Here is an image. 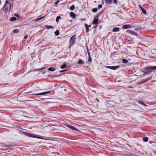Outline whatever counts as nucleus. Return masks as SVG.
<instances>
[{
	"label": "nucleus",
	"mask_w": 156,
	"mask_h": 156,
	"mask_svg": "<svg viewBox=\"0 0 156 156\" xmlns=\"http://www.w3.org/2000/svg\"><path fill=\"white\" fill-rule=\"evenodd\" d=\"M156 69V66H147L145 67L143 72L144 73V74L147 75L148 74L151 73L153 72L154 70Z\"/></svg>",
	"instance_id": "nucleus-1"
},
{
	"label": "nucleus",
	"mask_w": 156,
	"mask_h": 156,
	"mask_svg": "<svg viewBox=\"0 0 156 156\" xmlns=\"http://www.w3.org/2000/svg\"><path fill=\"white\" fill-rule=\"evenodd\" d=\"M9 7V11L10 12L11 8V4L8 1H6L5 4L2 8L3 11L5 12Z\"/></svg>",
	"instance_id": "nucleus-2"
},
{
	"label": "nucleus",
	"mask_w": 156,
	"mask_h": 156,
	"mask_svg": "<svg viewBox=\"0 0 156 156\" xmlns=\"http://www.w3.org/2000/svg\"><path fill=\"white\" fill-rule=\"evenodd\" d=\"M103 10H101L97 13V14L95 18L94 19L92 22L93 24H97L98 23V19H96V18H98L103 13Z\"/></svg>",
	"instance_id": "nucleus-3"
},
{
	"label": "nucleus",
	"mask_w": 156,
	"mask_h": 156,
	"mask_svg": "<svg viewBox=\"0 0 156 156\" xmlns=\"http://www.w3.org/2000/svg\"><path fill=\"white\" fill-rule=\"evenodd\" d=\"M76 37L75 35H73L70 39L69 42V48H70L76 42Z\"/></svg>",
	"instance_id": "nucleus-4"
},
{
	"label": "nucleus",
	"mask_w": 156,
	"mask_h": 156,
	"mask_svg": "<svg viewBox=\"0 0 156 156\" xmlns=\"http://www.w3.org/2000/svg\"><path fill=\"white\" fill-rule=\"evenodd\" d=\"M24 133L25 135L31 137H34V138H36L38 139H44V138L39 137L38 136V135H36L34 134L31 133H28L27 132H24Z\"/></svg>",
	"instance_id": "nucleus-5"
},
{
	"label": "nucleus",
	"mask_w": 156,
	"mask_h": 156,
	"mask_svg": "<svg viewBox=\"0 0 156 156\" xmlns=\"http://www.w3.org/2000/svg\"><path fill=\"white\" fill-rule=\"evenodd\" d=\"M120 67L119 66H107L106 68L109 69L113 70H115L119 69Z\"/></svg>",
	"instance_id": "nucleus-6"
},
{
	"label": "nucleus",
	"mask_w": 156,
	"mask_h": 156,
	"mask_svg": "<svg viewBox=\"0 0 156 156\" xmlns=\"http://www.w3.org/2000/svg\"><path fill=\"white\" fill-rule=\"evenodd\" d=\"M51 92V91H48L47 92H43L41 93H39L37 94H34V95H46L47 94H49Z\"/></svg>",
	"instance_id": "nucleus-7"
},
{
	"label": "nucleus",
	"mask_w": 156,
	"mask_h": 156,
	"mask_svg": "<svg viewBox=\"0 0 156 156\" xmlns=\"http://www.w3.org/2000/svg\"><path fill=\"white\" fill-rule=\"evenodd\" d=\"M67 126L72 130H76L77 131H79V130L77 129L73 126L69 125H67Z\"/></svg>",
	"instance_id": "nucleus-8"
},
{
	"label": "nucleus",
	"mask_w": 156,
	"mask_h": 156,
	"mask_svg": "<svg viewBox=\"0 0 156 156\" xmlns=\"http://www.w3.org/2000/svg\"><path fill=\"white\" fill-rule=\"evenodd\" d=\"M84 25L86 27V32H88L89 31V27H91V26L90 25H88L86 23H85Z\"/></svg>",
	"instance_id": "nucleus-9"
},
{
	"label": "nucleus",
	"mask_w": 156,
	"mask_h": 156,
	"mask_svg": "<svg viewBox=\"0 0 156 156\" xmlns=\"http://www.w3.org/2000/svg\"><path fill=\"white\" fill-rule=\"evenodd\" d=\"M127 31L130 34L133 35H135L136 36H137L138 35L134 31L129 30H128Z\"/></svg>",
	"instance_id": "nucleus-10"
},
{
	"label": "nucleus",
	"mask_w": 156,
	"mask_h": 156,
	"mask_svg": "<svg viewBox=\"0 0 156 156\" xmlns=\"http://www.w3.org/2000/svg\"><path fill=\"white\" fill-rule=\"evenodd\" d=\"M130 27H131V25H130L129 24L124 25L122 27L124 29H128V28H129Z\"/></svg>",
	"instance_id": "nucleus-11"
},
{
	"label": "nucleus",
	"mask_w": 156,
	"mask_h": 156,
	"mask_svg": "<svg viewBox=\"0 0 156 156\" xmlns=\"http://www.w3.org/2000/svg\"><path fill=\"white\" fill-rule=\"evenodd\" d=\"M119 30V27H114L112 29V31L113 32H118Z\"/></svg>",
	"instance_id": "nucleus-12"
},
{
	"label": "nucleus",
	"mask_w": 156,
	"mask_h": 156,
	"mask_svg": "<svg viewBox=\"0 0 156 156\" xmlns=\"http://www.w3.org/2000/svg\"><path fill=\"white\" fill-rule=\"evenodd\" d=\"M137 102H138L139 103V104H141V105H144V106H145V107H147V106H147V105H146V104H145L144 102H142V101H137Z\"/></svg>",
	"instance_id": "nucleus-13"
},
{
	"label": "nucleus",
	"mask_w": 156,
	"mask_h": 156,
	"mask_svg": "<svg viewBox=\"0 0 156 156\" xmlns=\"http://www.w3.org/2000/svg\"><path fill=\"white\" fill-rule=\"evenodd\" d=\"M70 16L73 18H75L76 17V14L73 12H71L70 13Z\"/></svg>",
	"instance_id": "nucleus-14"
},
{
	"label": "nucleus",
	"mask_w": 156,
	"mask_h": 156,
	"mask_svg": "<svg viewBox=\"0 0 156 156\" xmlns=\"http://www.w3.org/2000/svg\"><path fill=\"white\" fill-rule=\"evenodd\" d=\"M77 63L79 64H83L84 63V62L83 60L80 59L77 62Z\"/></svg>",
	"instance_id": "nucleus-15"
},
{
	"label": "nucleus",
	"mask_w": 156,
	"mask_h": 156,
	"mask_svg": "<svg viewBox=\"0 0 156 156\" xmlns=\"http://www.w3.org/2000/svg\"><path fill=\"white\" fill-rule=\"evenodd\" d=\"M55 68H51V67H49L48 69V70L51 71H54L55 70Z\"/></svg>",
	"instance_id": "nucleus-16"
},
{
	"label": "nucleus",
	"mask_w": 156,
	"mask_h": 156,
	"mask_svg": "<svg viewBox=\"0 0 156 156\" xmlns=\"http://www.w3.org/2000/svg\"><path fill=\"white\" fill-rule=\"evenodd\" d=\"M16 20V18L15 17H13L10 18V20L12 21H15Z\"/></svg>",
	"instance_id": "nucleus-17"
},
{
	"label": "nucleus",
	"mask_w": 156,
	"mask_h": 156,
	"mask_svg": "<svg viewBox=\"0 0 156 156\" xmlns=\"http://www.w3.org/2000/svg\"><path fill=\"white\" fill-rule=\"evenodd\" d=\"M45 16H42V17H41L40 18H38V19H36L35 20V22H36V21H38L39 20H40L44 18Z\"/></svg>",
	"instance_id": "nucleus-18"
},
{
	"label": "nucleus",
	"mask_w": 156,
	"mask_h": 156,
	"mask_svg": "<svg viewBox=\"0 0 156 156\" xmlns=\"http://www.w3.org/2000/svg\"><path fill=\"white\" fill-rule=\"evenodd\" d=\"M112 0H106L105 1V2L106 3L110 4L112 3Z\"/></svg>",
	"instance_id": "nucleus-19"
},
{
	"label": "nucleus",
	"mask_w": 156,
	"mask_h": 156,
	"mask_svg": "<svg viewBox=\"0 0 156 156\" xmlns=\"http://www.w3.org/2000/svg\"><path fill=\"white\" fill-rule=\"evenodd\" d=\"M61 17L60 16H57L56 19V21L57 22H58L59 20L61 19Z\"/></svg>",
	"instance_id": "nucleus-20"
},
{
	"label": "nucleus",
	"mask_w": 156,
	"mask_h": 156,
	"mask_svg": "<svg viewBox=\"0 0 156 156\" xmlns=\"http://www.w3.org/2000/svg\"><path fill=\"white\" fill-rule=\"evenodd\" d=\"M122 62L123 63H127L128 62V61L125 59H123L122 60Z\"/></svg>",
	"instance_id": "nucleus-21"
},
{
	"label": "nucleus",
	"mask_w": 156,
	"mask_h": 156,
	"mask_svg": "<svg viewBox=\"0 0 156 156\" xmlns=\"http://www.w3.org/2000/svg\"><path fill=\"white\" fill-rule=\"evenodd\" d=\"M66 66V63H64L61 66V68L62 69H63L65 68Z\"/></svg>",
	"instance_id": "nucleus-22"
},
{
	"label": "nucleus",
	"mask_w": 156,
	"mask_h": 156,
	"mask_svg": "<svg viewBox=\"0 0 156 156\" xmlns=\"http://www.w3.org/2000/svg\"><path fill=\"white\" fill-rule=\"evenodd\" d=\"M88 55H89L88 61H89L90 62H92V59L90 56V54H89V52H88Z\"/></svg>",
	"instance_id": "nucleus-23"
},
{
	"label": "nucleus",
	"mask_w": 156,
	"mask_h": 156,
	"mask_svg": "<svg viewBox=\"0 0 156 156\" xmlns=\"http://www.w3.org/2000/svg\"><path fill=\"white\" fill-rule=\"evenodd\" d=\"M92 11L94 12H96L98 11L97 8H94L92 9Z\"/></svg>",
	"instance_id": "nucleus-24"
},
{
	"label": "nucleus",
	"mask_w": 156,
	"mask_h": 156,
	"mask_svg": "<svg viewBox=\"0 0 156 156\" xmlns=\"http://www.w3.org/2000/svg\"><path fill=\"white\" fill-rule=\"evenodd\" d=\"M143 140L144 142H147L148 140V138L147 137H144L143 138Z\"/></svg>",
	"instance_id": "nucleus-25"
},
{
	"label": "nucleus",
	"mask_w": 156,
	"mask_h": 156,
	"mask_svg": "<svg viewBox=\"0 0 156 156\" xmlns=\"http://www.w3.org/2000/svg\"><path fill=\"white\" fill-rule=\"evenodd\" d=\"M46 27L47 29H51L53 27V26L50 25H46Z\"/></svg>",
	"instance_id": "nucleus-26"
},
{
	"label": "nucleus",
	"mask_w": 156,
	"mask_h": 156,
	"mask_svg": "<svg viewBox=\"0 0 156 156\" xmlns=\"http://www.w3.org/2000/svg\"><path fill=\"white\" fill-rule=\"evenodd\" d=\"M59 31L58 30H57L55 32V34L56 35L58 36L59 35Z\"/></svg>",
	"instance_id": "nucleus-27"
},
{
	"label": "nucleus",
	"mask_w": 156,
	"mask_h": 156,
	"mask_svg": "<svg viewBox=\"0 0 156 156\" xmlns=\"http://www.w3.org/2000/svg\"><path fill=\"white\" fill-rule=\"evenodd\" d=\"M13 32L14 33H18L19 32V30L15 29L13 30Z\"/></svg>",
	"instance_id": "nucleus-28"
},
{
	"label": "nucleus",
	"mask_w": 156,
	"mask_h": 156,
	"mask_svg": "<svg viewBox=\"0 0 156 156\" xmlns=\"http://www.w3.org/2000/svg\"><path fill=\"white\" fill-rule=\"evenodd\" d=\"M75 9V6L74 5H72L70 7V9L71 10H73Z\"/></svg>",
	"instance_id": "nucleus-29"
},
{
	"label": "nucleus",
	"mask_w": 156,
	"mask_h": 156,
	"mask_svg": "<svg viewBox=\"0 0 156 156\" xmlns=\"http://www.w3.org/2000/svg\"><path fill=\"white\" fill-rule=\"evenodd\" d=\"M15 16H16L18 18H20V15H19L18 14H15Z\"/></svg>",
	"instance_id": "nucleus-30"
},
{
	"label": "nucleus",
	"mask_w": 156,
	"mask_h": 156,
	"mask_svg": "<svg viewBox=\"0 0 156 156\" xmlns=\"http://www.w3.org/2000/svg\"><path fill=\"white\" fill-rule=\"evenodd\" d=\"M150 79H150V78H148L145 81H144L142 83H144V82H147V81H148L149 80H150Z\"/></svg>",
	"instance_id": "nucleus-31"
},
{
	"label": "nucleus",
	"mask_w": 156,
	"mask_h": 156,
	"mask_svg": "<svg viewBox=\"0 0 156 156\" xmlns=\"http://www.w3.org/2000/svg\"><path fill=\"white\" fill-rule=\"evenodd\" d=\"M142 11V12L144 14H146V11L145 9H144Z\"/></svg>",
	"instance_id": "nucleus-32"
},
{
	"label": "nucleus",
	"mask_w": 156,
	"mask_h": 156,
	"mask_svg": "<svg viewBox=\"0 0 156 156\" xmlns=\"http://www.w3.org/2000/svg\"><path fill=\"white\" fill-rule=\"evenodd\" d=\"M102 5H101V4L98 5V7L99 9H100L102 7Z\"/></svg>",
	"instance_id": "nucleus-33"
},
{
	"label": "nucleus",
	"mask_w": 156,
	"mask_h": 156,
	"mask_svg": "<svg viewBox=\"0 0 156 156\" xmlns=\"http://www.w3.org/2000/svg\"><path fill=\"white\" fill-rule=\"evenodd\" d=\"M139 7L141 9L142 11L144 9L140 5H139Z\"/></svg>",
	"instance_id": "nucleus-34"
},
{
	"label": "nucleus",
	"mask_w": 156,
	"mask_h": 156,
	"mask_svg": "<svg viewBox=\"0 0 156 156\" xmlns=\"http://www.w3.org/2000/svg\"><path fill=\"white\" fill-rule=\"evenodd\" d=\"M28 37V35H26L24 36V38L25 39H27Z\"/></svg>",
	"instance_id": "nucleus-35"
},
{
	"label": "nucleus",
	"mask_w": 156,
	"mask_h": 156,
	"mask_svg": "<svg viewBox=\"0 0 156 156\" xmlns=\"http://www.w3.org/2000/svg\"><path fill=\"white\" fill-rule=\"evenodd\" d=\"M44 68H41V69H35V71H37V70H40L41 69H44Z\"/></svg>",
	"instance_id": "nucleus-36"
},
{
	"label": "nucleus",
	"mask_w": 156,
	"mask_h": 156,
	"mask_svg": "<svg viewBox=\"0 0 156 156\" xmlns=\"http://www.w3.org/2000/svg\"><path fill=\"white\" fill-rule=\"evenodd\" d=\"M59 0H57L55 3V5H56L58 4L59 2Z\"/></svg>",
	"instance_id": "nucleus-37"
},
{
	"label": "nucleus",
	"mask_w": 156,
	"mask_h": 156,
	"mask_svg": "<svg viewBox=\"0 0 156 156\" xmlns=\"http://www.w3.org/2000/svg\"><path fill=\"white\" fill-rule=\"evenodd\" d=\"M114 3L115 4H116L117 2V0H113Z\"/></svg>",
	"instance_id": "nucleus-38"
},
{
	"label": "nucleus",
	"mask_w": 156,
	"mask_h": 156,
	"mask_svg": "<svg viewBox=\"0 0 156 156\" xmlns=\"http://www.w3.org/2000/svg\"><path fill=\"white\" fill-rule=\"evenodd\" d=\"M4 95V94H0V98H1V97L3 96Z\"/></svg>",
	"instance_id": "nucleus-39"
},
{
	"label": "nucleus",
	"mask_w": 156,
	"mask_h": 156,
	"mask_svg": "<svg viewBox=\"0 0 156 156\" xmlns=\"http://www.w3.org/2000/svg\"><path fill=\"white\" fill-rule=\"evenodd\" d=\"M99 130H101V131H103V130H102L101 129H99Z\"/></svg>",
	"instance_id": "nucleus-40"
},
{
	"label": "nucleus",
	"mask_w": 156,
	"mask_h": 156,
	"mask_svg": "<svg viewBox=\"0 0 156 156\" xmlns=\"http://www.w3.org/2000/svg\"><path fill=\"white\" fill-rule=\"evenodd\" d=\"M1 0H0V4H1Z\"/></svg>",
	"instance_id": "nucleus-41"
},
{
	"label": "nucleus",
	"mask_w": 156,
	"mask_h": 156,
	"mask_svg": "<svg viewBox=\"0 0 156 156\" xmlns=\"http://www.w3.org/2000/svg\"><path fill=\"white\" fill-rule=\"evenodd\" d=\"M63 71H61V72H63Z\"/></svg>",
	"instance_id": "nucleus-42"
}]
</instances>
